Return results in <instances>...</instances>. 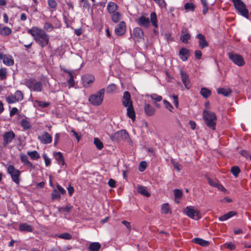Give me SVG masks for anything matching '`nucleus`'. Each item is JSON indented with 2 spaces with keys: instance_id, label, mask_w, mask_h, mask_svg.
<instances>
[{
  "instance_id": "4468645a",
  "label": "nucleus",
  "mask_w": 251,
  "mask_h": 251,
  "mask_svg": "<svg viewBox=\"0 0 251 251\" xmlns=\"http://www.w3.org/2000/svg\"><path fill=\"white\" fill-rule=\"evenodd\" d=\"M95 80V78L93 75H86L82 77V84L85 88L90 87Z\"/></svg>"
},
{
  "instance_id": "412c9836",
  "label": "nucleus",
  "mask_w": 251,
  "mask_h": 251,
  "mask_svg": "<svg viewBox=\"0 0 251 251\" xmlns=\"http://www.w3.org/2000/svg\"><path fill=\"white\" fill-rule=\"evenodd\" d=\"M64 71L67 73L69 76V78L67 80L69 85V88H71L75 86V81L74 80L75 75L73 71L65 70Z\"/></svg>"
},
{
  "instance_id": "9b49d317",
  "label": "nucleus",
  "mask_w": 251,
  "mask_h": 251,
  "mask_svg": "<svg viewBox=\"0 0 251 251\" xmlns=\"http://www.w3.org/2000/svg\"><path fill=\"white\" fill-rule=\"evenodd\" d=\"M131 37L135 43L139 42L141 40L143 39L144 32L143 30L139 27L134 28L133 29V33L131 35Z\"/></svg>"
},
{
  "instance_id": "a18cd8bd",
  "label": "nucleus",
  "mask_w": 251,
  "mask_h": 251,
  "mask_svg": "<svg viewBox=\"0 0 251 251\" xmlns=\"http://www.w3.org/2000/svg\"><path fill=\"white\" fill-rule=\"evenodd\" d=\"M27 153L32 159H37L40 157L39 154L36 151H28Z\"/></svg>"
},
{
  "instance_id": "1a4fd4ad",
  "label": "nucleus",
  "mask_w": 251,
  "mask_h": 251,
  "mask_svg": "<svg viewBox=\"0 0 251 251\" xmlns=\"http://www.w3.org/2000/svg\"><path fill=\"white\" fill-rule=\"evenodd\" d=\"M24 99L23 93L20 91H16L14 94H10L6 97V101L8 104L15 103L22 100Z\"/></svg>"
},
{
  "instance_id": "f257e3e1",
  "label": "nucleus",
  "mask_w": 251,
  "mask_h": 251,
  "mask_svg": "<svg viewBox=\"0 0 251 251\" xmlns=\"http://www.w3.org/2000/svg\"><path fill=\"white\" fill-rule=\"evenodd\" d=\"M27 32L42 48L50 45V36L44 29L37 26H32L28 29Z\"/></svg>"
},
{
  "instance_id": "f3484780",
  "label": "nucleus",
  "mask_w": 251,
  "mask_h": 251,
  "mask_svg": "<svg viewBox=\"0 0 251 251\" xmlns=\"http://www.w3.org/2000/svg\"><path fill=\"white\" fill-rule=\"evenodd\" d=\"M122 102L123 105L125 107L133 105L129 92L128 91H126L124 93V95L122 99Z\"/></svg>"
},
{
  "instance_id": "a878e982",
  "label": "nucleus",
  "mask_w": 251,
  "mask_h": 251,
  "mask_svg": "<svg viewBox=\"0 0 251 251\" xmlns=\"http://www.w3.org/2000/svg\"><path fill=\"white\" fill-rule=\"evenodd\" d=\"M19 229L21 231L32 232L33 227L27 223H22L19 225Z\"/></svg>"
},
{
  "instance_id": "052dcab7",
  "label": "nucleus",
  "mask_w": 251,
  "mask_h": 251,
  "mask_svg": "<svg viewBox=\"0 0 251 251\" xmlns=\"http://www.w3.org/2000/svg\"><path fill=\"white\" fill-rule=\"evenodd\" d=\"M147 167V163L145 161H142L140 162L139 164V170L141 172H143Z\"/></svg>"
},
{
  "instance_id": "2f4dec72",
  "label": "nucleus",
  "mask_w": 251,
  "mask_h": 251,
  "mask_svg": "<svg viewBox=\"0 0 251 251\" xmlns=\"http://www.w3.org/2000/svg\"><path fill=\"white\" fill-rule=\"evenodd\" d=\"M150 22L151 23L153 26L154 27H157V18L156 14L154 12H152L151 13L150 15Z\"/></svg>"
},
{
  "instance_id": "6e6d98bb",
  "label": "nucleus",
  "mask_w": 251,
  "mask_h": 251,
  "mask_svg": "<svg viewBox=\"0 0 251 251\" xmlns=\"http://www.w3.org/2000/svg\"><path fill=\"white\" fill-rule=\"evenodd\" d=\"M80 2L82 4L83 8H86L89 10L90 8V4L89 3L88 0H81Z\"/></svg>"
},
{
  "instance_id": "c85d7f7f",
  "label": "nucleus",
  "mask_w": 251,
  "mask_h": 251,
  "mask_svg": "<svg viewBox=\"0 0 251 251\" xmlns=\"http://www.w3.org/2000/svg\"><path fill=\"white\" fill-rule=\"evenodd\" d=\"M20 159L25 165L29 167H32V164L28 160L27 156L25 154L23 153L20 154Z\"/></svg>"
},
{
  "instance_id": "b1692460",
  "label": "nucleus",
  "mask_w": 251,
  "mask_h": 251,
  "mask_svg": "<svg viewBox=\"0 0 251 251\" xmlns=\"http://www.w3.org/2000/svg\"><path fill=\"white\" fill-rule=\"evenodd\" d=\"M127 116L130 118L133 121L135 120L136 115L133 105L126 107Z\"/></svg>"
},
{
  "instance_id": "6e6552de",
  "label": "nucleus",
  "mask_w": 251,
  "mask_h": 251,
  "mask_svg": "<svg viewBox=\"0 0 251 251\" xmlns=\"http://www.w3.org/2000/svg\"><path fill=\"white\" fill-rule=\"evenodd\" d=\"M110 139L113 141L120 142L124 140H128L129 137L127 132L126 130H121L111 135Z\"/></svg>"
},
{
  "instance_id": "aec40b11",
  "label": "nucleus",
  "mask_w": 251,
  "mask_h": 251,
  "mask_svg": "<svg viewBox=\"0 0 251 251\" xmlns=\"http://www.w3.org/2000/svg\"><path fill=\"white\" fill-rule=\"evenodd\" d=\"M196 37L199 39V45L201 49H203L208 46V43L203 34L199 33L197 35Z\"/></svg>"
},
{
  "instance_id": "e2e57ef3",
  "label": "nucleus",
  "mask_w": 251,
  "mask_h": 251,
  "mask_svg": "<svg viewBox=\"0 0 251 251\" xmlns=\"http://www.w3.org/2000/svg\"><path fill=\"white\" fill-rule=\"evenodd\" d=\"M43 157L45 160V163L46 166H49L50 165L51 160L50 158L48 157V156L46 154L43 155Z\"/></svg>"
},
{
  "instance_id": "e433bc0d",
  "label": "nucleus",
  "mask_w": 251,
  "mask_h": 251,
  "mask_svg": "<svg viewBox=\"0 0 251 251\" xmlns=\"http://www.w3.org/2000/svg\"><path fill=\"white\" fill-rule=\"evenodd\" d=\"M101 245L98 242H94L90 244L88 249L90 251H99Z\"/></svg>"
},
{
  "instance_id": "bb28decb",
  "label": "nucleus",
  "mask_w": 251,
  "mask_h": 251,
  "mask_svg": "<svg viewBox=\"0 0 251 251\" xmlns=\"http://www.w3.org/2000/svg\"><path fill=\"white\" fill-rule=\"evenodd\" d=\"M118 9V5L114 2L110 1L107 5V9L110 14L116 12Z\"/></svg>"
},
{
  "instance_id": "2eb2a0df",
  "label": "nucleus",
  "mask_w": 251,
  "mask_h": 251,
  "mask_svg": "<svg viewBox=\"0 0 251 251\" xmlns=\"http://www.w3.org/2000/svg\"><path fill=\"white\" fill-rule=\"evenodd\" d=\"M126 32V24L124 21L120 22L115 28V33L117 36H122Z\"/></svg>"
},
{
  "instance_id": "f704fd0d",
  "label": "nucleus",
  "mask_w": 251,
  "mask_h": 251,
  "mask_svg": "<svg viewBox=\"0 0 251 251\" xmlns=\"http://www.w3.org/2000/svg\"><path fill=\"white\" fill-rule=\"evenodd\" d=\"M137 191L139 193L146 197H149L150 194L148 192L147 188L145 186L140 185L137 187Z\"/></svg>"
},
{
  "instance_id": "ddd939ff",
  "label": "nucleus",
  "mask_w": 251,
  "mask_h": 251,
  "mask_svg": "<svg viewBox=\"0 0 251 251\" xmlns=\"http://www.w3.org/2000/svg\"><path fill=\"white\" fill-rule=\"evenodd\" d=\"M15 134L12 131L6 132L2 136L3 143L2 145L4 147L6 146L11 143L13 139L15 138Z\"/></svg>"
},
{
  "instance_id": "0e129e2a",
  "label": "nucleus",
  "mask_w": 251,
  "mask_h": 251,
  "mask_svg": "<svg viewBox=\"0 0 251 251\" xmlns=\"http://www.w3.org/2000/svg\"><path fill=\"white\" fill-rule=\"evenodd\" d=\"M18 109L16 107H13L10 111L9 115L11 117L18 114Z\"/></svg>"
},
{
  "instance_id": "c9c22d12",
  "label": "nucleus",
  "mask_w": 251,
  "mask_h": 251,
  "mask_svg": "<svg viewBox=\"0 0 251 251\" xmlns=\"http://www.w3.org/2000/svg\"><path fill=\"white\" fill-rule=\"evenodd\" d=\"M174 192L175 198V201L176 203H178L179 202V200L182 197V192L180 189H176L174 190Z\"/></svg>"
},
{
  "instance_id": "8fccbe9b",
  "label": "nucleus",
  "mask_w": 251,
  "mask_h": 251,
  "mask_svg": "<svg viewBox=\"0 0 251 251\" xmlns=\"http://www.w3.org/2000/svg\"><path fill=\"white\" fill-rule=\"evenodd\" d=\"M190 34L188 33H186L184 34H182L180 37V39L183 43H187L188 40L190 39Z\"/></svg>"
},
{
  "instance_id": "ea45409f",
  "label": "nucleus",
  "mask_w": 251,
  "mask_h": 251,
  "mask_svg": "<svg viewBox=\"0 0 251 251\" xmlns=\"http://www.w3.org/2000/svg\"><path fill=\"white\" fill-rule=\"evenodd\" d=\"M200 93L203 98L206 99L211 95V91L206 88H202Z\"/></svg>"
},
{
  "instance_id": "09e8293b",
  "label": "nucleus",
  "mask_w": 251,
  "mask_h": 251,
  "mask_svg": "<svg viewBox=\"0 0 251 251\" xmlns=\"http://www.w3.org/2000/svg\"><path fill=\"white\" fill-rule=\"evenodd\" d=\"M44 30H46L47 31H51L54 29V26L53 25L49 22H46L44 24Z\"/></svg>"
},
{
  "instance_id": "c756f323",
  "label": "nucleus",
  "mask_w": 251,
  "mask_h": 251,
  "mask_svg": "<svg viewBox=\"0 0 251 251\" xmlns=\"http://www.w3.org/2000/svg\"><path fill=\"white\" fill-rule=\"evenodd\" d=\"M161 213L164 214L171 213V209L168 203H164L161 205Z\"/></svg>"
},
{
  "instance_id": "f03ea898",
  "label": "nucleus",
  "mask_w": 251,
  "mask_h": 251,
  "mask_svg": "<svg viewBox=\"0 0 251 251\" xmlns=\"http://www.w3.org/2000/svg\"><path fill=\"white\" fill-rule=\"evenodd\" d=\"M203 119L207 127L214 130L216 128L217 116L213 112L204 110Z\"/></svg>"
},
{
  "instance_id": "393cba45",
  "label": "nucleus",
  "mask_w": 251,
  "mask_h": 251,
  "mask_svg": "<svg viewBox=\"0 0 251 251\" xmlns=\"http://www.w3.org/2000/svg\"><path fill=\"white\" fill-rule=\"evenodd\" d=\"M144 110L146 114L149 116H151L155 113V109L150 104L146 103L144 106Z\"/></svg>"
},
{
  "instance_id": "f8f14e48",
  "label": "nucleus",
  "mask_w": 251,
  "mask_h": 251,
  "mask_svg": "<svg viewBox=\"0 0 251 251\" xmlns=\"http://www.w3.org/2000/svg\"><path fill=\"white\" fill-rule=\"evenodd\" d=\"M0 59L2 60L4 65L7 66H12L14 64V60L12 56L9 54H4L0 52Z\"/></svg>"
},
{
  "instance_id": "7ed1b4c3",
  "label": "nucleus",
  "mask_w": 251,
  "mask_h": 251,
  "mask_svg": "<svg viewBox=\"0 0 251 251\" xmlns=\"http://www.w3.org/2000/svg\"><path fill=\"white\" fill-rule=\"evenodd\" d=\"M236 13L245 17L249 18V12L246 4L242 0H231Z\"/></svg>"
},
{
  "instance_id": "5701e85b",
  "label": "nucleus",
  "mask_w": 251,
  "mask_h": 251,
  "mask_svg": "<svg viewBox=\"0 0 251 251\" xmlns=\"http://www.w3.org/2000/svg\"><path fill=\"white\" fill-rule=\"evenodd\" d=\"M54 157L59 165L63 166L65 165V161L63 154L61 152H56L54 153Z\"/></svg>"
},
{
  "instance_id": "37998d69",
  "label": "nucleus",
  "mask_w": 251,
  "mask_h": 251,
  "mask_svg": "<svg viewBox=\"0 0 251 251\" xmlns=\"http://www.w3.org/2000/svg\"><path fill=\"white\" fill-rule=\"evenodd\" d=\"M195 8V5L191 2H187L184 5V8L186 11H194Z\"/></svg>"
},
{
  "instance_id": "dca6fc26",
  "label": "nucleus",
  "mask_w": 251,
  "mask_h": 251,
  "mask_svg": "<svg viewBox=\"0 0 251 251\" xmlns=\"http://www.w3.org/2000/svg\"><path fill=\"white\" fill-rule=\"evenodd\" d=\"M38 139L42 144H48L52 142V136L47 132L44 131Z\"/></svg>"
},
{
  "instance_id": "a19ab883",
  "label": "nucleus",
  "mask_w": 251,
  "mask_h": 251,
  "mask_svg": "<svg viewBox=\"0 0 251 251\" xmlns=\"http://www.w3.org/2000/svg\"><path fill=\"white\" fill-rule=\"evenodd\" d=\"M194 242L203 247H206L208 245V242L199 238H196L193 239Z\"/></svg>"
},
{
  "instance_id": "79ce46f5",
  "label": "nucleus",
  "mask_w": 251,
  "mask_h": 251,
  "mask_svg": "<svg viewBox=\"0 0 251 251\" xmlns=\"http://www.w3.org/2000/svg\"><path fill=\"white\" fill-rule=\"evenodd\" d=\"M47 2L48 6L51 11L56 10L57 4L55 0H48Z\"/></svg>"
},
{
  "instance_id": "3c124183",
  "label": "nucleus",
  "mask_w": 251,
  "mask_h": 251,
  "mask_svg": "<svg viewBox=\"0 0 251 251\" xmlns=\"http://www.w3.org/2000/svg\"><path fill=\"white\" fill-rule=\"evenodd\" d=\"M61 197V194L56 189L53 190L51 194V198L52 200L59 199Z\"/></svg>"
},
{
  "instance_id": "de8ad7c7",
  "label": "nucleus",
  "mask_w": 251,
  "mask_h": 251,
  "mask_svg": "<svg viewBox=\"0 0 251 251\" xmlns=\"http://www.w3.org/2000/svg\"><path fill=\"white\" fill-rule=\"evenodd\" d=\"M117 89V86L115 84H109L106 88V93H111L114 92Z\"/></svg>"
},
{
  "instance_id": "13d9d810",
  "label": "nucleus",
  "mask_w": 251,
  "mask_h": 251,
  "mask_svg": "<svg viewBox=\"0 0 251 251\" xmlns=\"http://www.w3.org/2000/svg\"><path fill=\"white\" fill-rule=\"evenodd\" d=\"M160 7H166L167 4L164 0H154Z\"/></svg>"
},
{
  "instance_id": "58836bf2",
  "label": "nucleus",
  "mask_w": 251,
  "mask_h": 251,
  "mask_svg": "<svg viewBox=\"0 0 251 251\" xmlns=\"http://www.w3.org/2000/svg\"><path fill=\"white\" fill-rule=\"evenodd\" d=\"M8 75L7 69L5 68H0V80H6Z\"/></svg>"
},
{
  "instance_id": "bf43d9fd",
  "label": "nucleus",
  "mask_w": 251,
  "mask_h": 251,
  "mask_svg": "<svg viewBox=\"0 0 251 251\" xmlns=\"http://www.w3.org/2000/svg\"><path fill=\"white\" fill-rule=\"evenodd\" d=\"M72 135L75 136L77 139V142H79L81 139V136L79 135L74 129H72L71 131Z\"/></svg>"
},
{
  "instance_id": "49530a36",
  "label": "nucleus",
  "mask_w": 251,
  "mask_h": 251,
  "mask_svg": "<svg viewBox=\"0 0 251 251\" xmlns=\"http://www.w3.org/2000/svg\"><path fill=\"white\" fill-rule=\"evenodd\" d=\"M230 171L235 177H237L240 172V170L239 167L235 166L231 168Z\"/></svg>"
},
{
  "instance_id": "39448f33",
  "label": "nucleus",
  "mask_w": 251,
  "mask_h": 251,
  "mask_svg": "<svg viewBox=\"0 0 251 251\" xmlns=\"http://www.w3.org/2000/svg\"><path fill=\"white\" fill-rule=\"evenodd\" d=\"M25 84L30 90L34 92H41L42 90V83L39 81H37L33 78L25 80Z\"/></svg>"
},
{
  "instance_id": "423d86ee",
  "label": "nucleus",
  "mask_w": 251,
  "mask_h": 251,
  "mask_svg": "<svg viewBox=\"0 0 251 251\" xmlns=\"http://www.w3.org/2000/svg\"><path fill=\"white\" fill-rule=\"evenodd\" d=\"M7 171L8 174L10 175L12 180L16 184L19 185L20 182L21 172L16 169L12 165H10L7 167Z\"/></svg>"
},
{
  "instance_id": "7c9ffc66",
  "label": "nucleus",
  "mask_w": 251,
  "mask_h": 251,
  "mask_svg": "<svg viewBox=\"0 0 251 251\" xmlns=\"http://www.w3.org/2000/svg\"><path fill=\"white\" fill-rule=\"evenodd\" d=\"M217 93L219 94H222L225 97H227L232 93V91L229 88H220L218 89Z\"/></svg>"
},
{
  "instance_id": "a211bd4d",
  "label": "nucleus",
  "mask_w": 251,
  "mask_h": 251,
  "mask_svg": "<svg viewBox=\"0 0 251 251\" xmlns=\"http://www.w3.org/2000/svg\"><path fill=\"white\" fill-rule=\"evenodd\" d=\"M180 72L182 83L187 89H189L191 87V85L188 75L182 70H181Z\"/></svg>"
},
{
  "instance_id": "72a5a7b5",
  "label": "nucleus",
  "mask_w": 251,
  "mask_h": 251,
  "mask_svg": "<svg viewBox=\"0 0 251 251\" xmlns=\"http://www.w3.org/2000/svg\"><path fill=\"white\" fill-rule=\"evenodd\" d=\"M20 125L24 130L28 129L31 127L30 123L26 118L21 120Z\"/></svg>"
},
{
  "instance_id": "69168bd1",
  "label": "nucleus",
  "mask_w": 251,
  "mask_h": 251,
  "mask_svg": "<svg viewBox=\"0 0 251 251\" xmlns=\"http://www.w3.org/2000/svg\"><path fill=\"white\" fill-rule=\"evenodd\" d=\"M172 98L173 99V103L175 106L177 108L178 106V97L176 95L172 96Z\"/></svg>"
},
{
  "instance_id": "cd10ccee",
  "label": "nucleus",
  "mask_w": 251,
  "mask_h": 251,
  "mask_svg": "<svg viewBox=\"0 0 251 251\" xmlns=\"http://www.w3.org/2000/svg\"><path fill=\"white\" fill-rule=\"evenodd\" d=\"M236 214L237 213L235 211H231L220 217L219 220L220 221H225L235 216Z\"/></svg>"
},
{
  "instance_id": "603ef678",
  "label": "nucleus",
  "mask_w": 251,
  "mask_h": 251,
  "mask_svg": "<svg viewBox=\"0 0 251 251\" xmlns=\"http://www.w3.org/2000/svg\"><path fill=\"white\" fill-rule=\"evenodd\" d=\"M58 237L61 239L70 240L72 238V236L70 233H64L58 235Z\"/></svg>"
},
{
  "instance_id": "c03bdc74",
  "label": "nucleus",
  "mask_w": 251,
  "mask_h": 251,
  "mask_svg": "<svg viewBox=\"0 0 251 251\" xmlns=\"http://www.w3.org/2000/svg\"><path fill=\"white\" fill-rule=\"evenodd\" d=\"M94 143L98 150H100L103 148V143L98 138H94Z\"/></svg>"
},
{
  "instance_id": "473e14b6",
  "label": "nucleus",
  "mask_w": 251,
  "mask_h": 251,
  "mask_svg": "<svg viewBox=\"0 0 251 251\" xmlns=\"http://www.w3.org/2000/svg\"><path fill=\"white\" fill-rule=\"evenodd\" d=\"M12 29L7 26L0 28V34L2 36H8L12 33Z\"/></svg>"
},
{
  "instance_id": "20e7f679",
  "label": "nucleus",
  "mask_w": 251,
  "mask_h": 251,
  "mask_svg": "<svg viewBox=\"0 0 251 251\" xmlns=\"http://www.w3.org/2000/svg\"><path fill=\"white\" fill-rule=\"evenodd\" d=\"M104 93V88L100 89L96 93L92 94L89 96L88 99L89 101L93 105H100L102 103Z\"/></svg>"
},
{
  "instance_id": "4d7b16f0",
  "label": "nucleus",
  "mask_w": 251,
  "mask_h": 251,
  "mask_svg": "<svg viewBox=\"0 0 251 251\" xmlns=\"http://www.w3.org/2000/svg\"><path fill=\"white\" fill-rule=\"evenodd\" d=\"M151 99L155 101H160L162 100L161 96H159L155 94H153L151 95Z\"/></svg>"
},
{
  "instance_id": "5fc2aeb1",
  "label": "nucleus",
  "mask_w": 251,
  "mask_h": 251,
  "mask_svg": "<svg viewBox=\"0 0 251 251\" xmlns=\"http://www.w3.org/2000/svg\"><path fill=\"white\" fill-rule=\"evenodd\" d=\"M72 209V206L67 205L64 207H59L58 209V211L59 212L64 211L66 212H69Z\"/></svg>"
},
{
  "instance_id": "680f3d73",
  "label": "nucleus",
  "mask_w": 251,
  "mask_h": 251,
  "mask_svg": "<svg viewBox=\"0 0 251 251\" xmlns=\"http://www.w3.org/2000/svg\"><path fill=\"white\" fill-rule=\"evenodd\" d=\"M163 102H164V105L165 106V107L167 109H168V110H169L170 111H171L172 109L173 108V107L172 105V104L169 101H168L166 100H163Z\"/></svg>"
},
{
  "instance_id": "864d4df0",
  "label": "nucleus",
  "mask_w": 251,
  "mask_h": 251,
  "mask_svg": "<svg viewBox=\"0 0 251 251\" xmlns=\"http://www.w3.org/2000/svg\"><path fill=\"white\" fill-rule=\"evenodd\" d=\"M224 246L226 248L230 250H234L236 248L235 245L232 242H226L224 244Z\"/></svg>"
},
{
  "instance_id": "4be33fe9",
  "label": "nucleus",
  "mask_w": 251,
  "mask_h": 251,
  "mask_svg": "<svg viewBox=\"0 0 251 251\" xmlns=\"http://www.w3.org/2000/svg\"><path fill=\"white\" fill-rule=\"evenodd\" d=\"M189 50L186 48H182L179 50V56L183 61H186L189 56Z\"/></svg>"
},
{
  "instance_id": "6ab92c4d",
  "label": "nucleus",
  "mask_w": 251,
  "mask_h": 251,
  "mask_svg": "<svg viewBox=\"0 0 251 251\" xmlns=\"http://www.w3.org/2000/svg\"><path fill=\"white\" fill-rule=\"evenodd\" d=\"M137 24L139 26H143L145 28H148L150 25V21L148 17L145 16L140 17L137 21Z\"/></svg>"
},
{
  "instance_id": "0eeeda50",
  "label": "nucleus",
  "mask_w": 251,
  "mask_h": 251,
  "mask_svg": "<svg viewBox=\"0 0 251 251\" xmlns=\"http://www.w3.org/2000/svg\"><path fill=\"white\" fill-rule=\"evenodd\" d=\"M228 58L236 65L242 67L245 65V61L243 57L234 52H230L227 54Z\"/></svg>"
},
{
  "instance_id": "774afa93",
  "label": "nucleus",
  "mask_w": 251,
  "mask_h": 251,
  "mask_svg": "<svg viewBox=\"0 0 251 251\" xmlns=\"http://www.w3.org/2000/svg\"><path fill=\"white\" fill-rule=\"evenodd\" d=\"M56 187L58 189V191L60 193V194L63 195L66 193L65 190L59 184H57L56 185Z\"/></svg>"
},
{
  "instance_id": "9d476101",
  "label": "nucleus",
  "mask_w": 251,
  "mask_h": 251,
  "mask_svg": "<svg viewBox=\"0 0 251 251\" xmlns=\"http://www.w3.org/2000/svg\"><path fill=\"white\" fill-rule=\"evenodd\" d=\"M184 212L192 219L198 220L201 218L200 211L193 206H187L184 209Z\"/></svg>"
},
{
  "instance_id": "338daca9",
  "label": "nucleus",
  "mask_w": 251,
  "mask_h": 251,
  "mask_svg": "<svg viewBox=\"0 0 251 251\" xmlns=\"http://www.w3.org/2000/svg\"><path fill=\"white\" fill-rule=\"evenodd\" d=\"M108 184L111 188H115L116 187V181L110 178L108 182Z\"/></svg>"
},
{
  "instance_id": "4c0bfd02",
  "label": "nucleus",
  "mask_w": 251,
  "mask_h": 251,
  "mask_svg": "<svg viewBox=\"0 0 251 251\" xmlns=\"http://www.w3.org/2000/svg\"><path fill=\"white\" fill-rule=\"evenodd\" d=\"M111 14V19L114 23H117L121 19L122 14L120 13L116 12Z\"/></svg>"
}]
</instances>
